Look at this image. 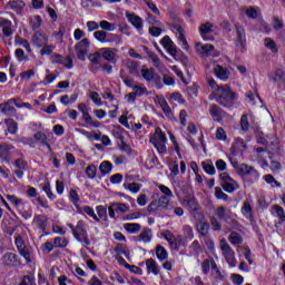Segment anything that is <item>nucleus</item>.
<instances>
[{
	"instance_id": "1",
	"label": "nucleus",
	"mask_w": 285,
	"mask_h": 285,
	"mask_svg": "<svg viewBox=\"0 0 285 285\" xmlns=\"http://www.w3.org/2000/svg\"><path fill=\"white\" fill-rule=\"evenodd\" d=\"M215 99L224 108H233L237 99V92L232 91L228 85L220 86L215 91Z\"/></svg>"
},
{
	"instance_id": "2",
	"label": "nucleus",
	"mask_w": 285,
	"mask_h": 285,
	"mask_svg": "<svg viewBox=\"0 0 285 285\" xmlns=\"http://www.w3.org/2000/svg\"><path fill=\"white\" fill-rule=\"evenodd\" d=\"M166 134L161 132V128L157 127L154 135L149 138V142L156 148L159 155H166Z\"/></svg>"
},
{
	"instance_id": "3",
	"label": "nucleus",
	"mask_w": 285,
	"mask_h": 285,
	"mask_svg": "<svg viewBox=\"0 0 285 285\" xmlns=\"http://www.w3.org/2000/svg\"><path fill=\"white\" fill-rule=\"evenodd\" d=\"M14 244L21 257L26 259L27 264H30L32 262V247L26 245V240H23V237H21V235H17L14 237Z\"/></svg>"
},
{
	"instance_id": "4",
	"label": "nucleus",
	"mask_w": 285,
	"mask_h": 285,
	"mask_svg": "<svg viewBox=\"0 0 285 285\" xmlns=\"http://www.w3.org/2000/svg\"><path fill=\"white\" fill-rule=\"evenodd\" d=\"M73 237L80 242L82 246H90V238H88V230L86 229V222L78 220L76 229H73Z\"/></svg>"
},
{
	"instance_id": "5",
	"label": "nucleus",
	"mask_w": 285,
	"mask_h": 285,
	"mask_svg": "<svg viewBox=\"0 0 285 285\" xmlns=\"http://www.w3.org/2000/svg\"><path fill=\"white\" fill-rule=\"evenodd\" d=\"M220 250L223 253V256L225 258V262L232 267L235 268L237 266V258H235V250H233V247L228 245V242L226 239H220Z\"/></svg>"
},
{
	"instance_id": "6",
	"label": "nucleus",
	"mask_w": 285,
	"mask_h": 285,
	"mask_svg": "<svg viewBox=\"0 0 285 285\" xmlns=\"http://www.w3.org/2000/svg\"><path fill=\"white\" fill-rule=\"evenodd\" d=\"M236 173L240 175V177H249L252 181H257V179H259V173L257 171V169L246 164L239 165L236 168Z\"/></svg>"
},
{
	"instance_id": "7",
	"label": "nucleus",
	"mask_w": 285,
	"mask_h": 285,
	"mask_svg": "<svg viewBox=\"0 0 285 285\" xmlns=\"http://www.w3.org/2000/svg\"><path fill=\"white\" fill-rule=\"evenodd\" d=\"M236 30V48L244 52L246 49V30L238 23L235 24Z\"/></svg>"
},
{
	"instance_id": "8",
	"label": "nucleus",
	"mask_w": 285,
	"mask_h": 285,
	"mask_svg": "<svg viewBox=\"0 0 285 285\" xmlns=\"http://www.w3.org/2000/svg\"><path fill=\"white\" fill-rule=\"evenodd\" d=\"M88 48H90V40L88 38L82 39L75 46L76 55L80 61L86 60V55H88Z\"/></svg>"
},
{
	"instance_id": "9",
	"label": "nucleus",
	"mask_w": 285,
	"mask_h": 285,
	"mask_svg": "<svg viewBox=\"0 0 285 285\" xmlns=\"http://www.w3.org/2000/svg\"><path fill=\"white\" fill-rule=\"evenodd\" d=\"M130 210V207L124 203H111L108 207V215L111 219H117V216L115 213H128Z\"/></svg>"
},
{
	"instance_id": "10",
	"label": "nucleus",
	"mask_w": 285,
	"mask_h": 285,
	"mask_svg": "<svg viewBox=\"0 0 285 285\" xmlns=\"http://www.w3.org/2000/svg\"><path fill=\"white\" fill-rule=\"evenodd\" d=\"M13 166L16 168L13 175H16L18 179H21V177H23V171L28 168V161L23 158V154H19V158L14 160Z\"/></svg>"
},
{
	"instance_id": "11",
	"label": "nucleus",
	"mask_w": 285,
	"mask_h": 285,
	"mask_svg": "<svg viewBox=\"0 0 285 285\" xmlns=\"http://www.w3.org/2000/svg\"><path fill=\"white\" fill-rule=\"evenodd\" d=\"M216 217H218L220 222H226V224H236L235 219H233V212L224 206H219L216 209Z\"/></svg>"
},
{
	"instance_id": "12",
	"label": "nucleus",
	"mask_w": 285,
	"mask_h": 285,
	"mask_svg": "<svg viewBox=\"0 0 285 285\" xmlns=\"http://www.w3.org/2000/svg\"><path fill=\"white\" fill-rule=\"evenodd\" d=\"M209 115L214 121H217L218 124H222L224 117H226V111L219 107V105H210L209 108Z\"/></svg>"
},
{
	"instance_id": "13",
	"label": "nucleus",
	"mask_w": 285,
	"mask_h": 285,
	"mask_svg": "<svg viewBox=\"0 0 285 285\" xmlns=\"http://www.w3.org/2000/svg\"><path fill=\"white\" fill-rule=\"evenodd\" d=\"M10 150H14V146L8 142H0V161L10 164V157L12 155Z\"/></svg>"
},
{
	"instance_id": "14",
	"label": "nucleus",
	"mask_w": 285,
	"mask_h": 285,
	"mask_svg": "<svg viewBox=\"0 0 285 285\" xmlns=\"http://www.w3.org/2000/svg\"><path fill=\"white\" fill-rule=\"evenodd\" d=\"M125 14H126L127 21H129V23H131V26H134V28H136L138 32H141V30H144V20L141 19V17L130 11H127Z\"/></svg>"
},
{
	"instance_id": "15",
	"label": "nucleus",
	"mask_w": 285,
	"mask_h": 285,
	"mask_svg": "<svg viewBox=\"0 0 285 285\" xmlns=\"http://www.w3.org/2000/svg\"><path fill=\"white\" fill-rule=\"evenodd\" d=\"M161 46L167 49V52H169V55L174 58L177 59V46L175 45V42H173V39H170L169 36H165L161 40H160Z\"/></svg>"
},
{
	"instance_id": "16",
	"label": "nucleus",
	"mask_w": 285,
	"mask_h": 285,
	"mask_svg": "<svg viewBox=\"0 0 285 285\" xmlns=\"http://www.w3.org/2000/svg\"><path fill=\"white\" fill-rule=\"evenodd\" d=\"M2 262L6 264V266H11L12 268H17L21 266V261L19 259V256L14 253H6L2 256Z\"/></svg>"
},
{
	"instance_id": "17",
	"label": "nucleus",
	"mask_w": 285,
	"mask_h": 285,
	"mask_svg": "<svg viewBox=\"0 0 285 285\" xmlns=\"http://www.w3.org/2000/svg\"><path fill=\"white\" fill-rule=\"evenodd\" d=\"M171 30L173 32H175V35H177L178 41L183 43L181 48H184V50H188V41L186 40V36L184 35V28L181 27V24H173Z\"/></svg>"
},
{
	"instance_id": "18",
	"label": "nucleus",
	"mask_w": 285,
	"mask_h": 285,
	"mask_svg": "<svg viewBox=\"0 0 285 285\" xmlns=\"http://www.w3.org/2000/svg\"><path fill=\"white\" fill-rule=\"evenodd\" d=\"M0 28H2V35L6 37V39L14 35V29H12V21L6 18H0Z\"/></svg>"
},
{
	"instance_id": "19",
	"label": "nucleus",
	"mask_w": 285,
	"mask_h": 285,
	"mask_svg": "<svg viewBox=\"0 0 285 285\" xmlns=\"http://www.w3.org/2000/svg\"><path fill=\"white\" fill-rule=\"evenodd\" d=\"M210 268L212 271H214V273H216V275H219V268L217 267V263H215V259H205L202 263V269L204 275H208V273H210Z\"/></svg>"
},
{
	"instance_id": "20",
	"label": "nucleus",
	"mask_w": 285,
	"mask_h": 285,
	"mask_svg": "<svg viewBox=\"0 0 285 285\" xmlns=\"http://www.w3.org/2000/svg\"><path fill=\"white\" fill-rule=\"evenodd\" d=\"M16 101V99H10L7 102L0 104V111L3 115H7V117L14 115L17 112V109L12 107V104H14Z\"/></svg>"
},
{
	"instance_id": "21",
	"label": "nucleus",
	"mask_w": 285,
	"mask_h": 285,
	"mask_svg": "<svg viewBox=\"0 0 285 285\" xmlns=\"http://www.w3.org/2000/svg\"><path fill=\"white\" fill-rule=\"evenodd\" d=\"M7 6L10 8V10L17 12V14H21L26 8V2L22 0H11L7 3Z\"/></svg>"
},
{
	"instance_id": "22",
	"label": "nucleus",
	"mask_w": 285,
	"mask_h": 285,
	"mask_svg": "<svg viewBox=\"0 0 285 285\" xmlns=\"http://www.w3.org/2000/svg\"><path fill=\"white\" fill-rule=\"evenodd\" d=\"M32 43H35V46H37V48H43V46H46V43H48V37H46L43 33L37 31L32 36Z\"/></svg>"
},
{
	"instance_id": "23",
	"label": "nucleus",
	"mask_w": 285,
	"mask_h": 285,
	"mask_svg": "<svg viewBox=\"0 0 285 285\" xmlns=\"http://www.w3.org/2000/svg\"><path fill=\"white\" fill-rule=\"evenodd\" d=\"M199 32L203 39L208 40V37L206 36L210 35L212 32H215V24H213L212 22L203 23L199 27Z\"/></svg>"
},
{
	"instance_id": "24",
	"label": "nucleus",
	"mask_w": 285,
	"mask_h": 285,
	"mask_svg": "<svg viewBox=\"0 0 285 285\" xmlns=\"http://www.w3.org/2000/svg\"><path fill=\"white\" fill-rule=\"evenodd\" d=\"M33 224H36V226L38 228H40V230H42V233H46V228H48V217H46L43 215H37L33 218Z\"/></svg>"
},
{
	"instance_id": "25",
	"label": "nucleus",
	"mask_w": 285,
	"mask_h": 285,
	"mask_svg": "<svg viewBox=\"0 0 285 285\" xmlns=\"http://www.w3.org/2000/svg\"><path fill=\"white\" fill-rule=\"evenodd\" d=\"M163 112L166 115L167 119H175V116L173 115V110L170 109V105H168V101H166L164 98L159 99L158 101Z\"/></svg>"
},
{
	"instance_id": "26",
	"label": "nucleus",
	"mask_w": 285,
	"mask_h": 285,
	"mask_svg": "<svg viewBox=\"0 0 285 285\" xmlns=\"http://www.w3.org/2000/svg\"><path fill=\"white\" fill-rule=\"evenodd\" d=\"M214 72L218 79L226 80L228 77H230V71L226 69V67H222L220 65H217L214 68Z\"/></svg>"
},
{
	"instance_id": "27",
	"label": "nucleus",
	"mask_w": 285,
	"mask_h": 285,
	"mask_svg": "<svg viewBox=\"0 0 285 285\" xmlns=\"http://www.w3.org/2000/svg\"><path fill=\"white\" fill-rule=\"evenodd\" d=\"M33 139L38 141V144H41V146H47L49 150H52V147L50 146V144H48V136H46L43 132L37 131L33 135Z\"/></svg>"
},
{
	"instance_id": "28",
	"label": "nucleus",
	"mask_w": 285,
	"mask_h": 285,
	"mask_svg": "<svg viewBox=\"0 0 285 285\" xmlns=\"http://www.w3.org/2000/svg\"><path fill=\"white\" fill-rule=\"evenodd\" d=\"M184 204L187 206L190 213H197V210H199V203H197V199L193 197L185 199Z\"/></svg>"
},
{
	"instance_id": "29",
	"label": "nucleus",
	"mask_w": 285,
	"mask_h": 285,
	"mask_svg": "<svg viewBox=\"0 0 285 285\" xmlns=\"http://www.w3.org/2000/svg\"><path fill=\"white\" fill-rule=\"evenodd\" d=\"M223 190L226 193H235V190H239V184L236 180H229L227 183H223Z\"/></svg>"
},
{
	"instance_id": "30",
	"label": "nucleus",
	"mask_w": 285,
	"mask_h": 285,
	"mask_svg": "<svg viewBox=\"0 0 285 285\" xmlns=\"http://www.w3.org/2000/svg\"><path fill=\"white\" fill-rule=\"evenodd\" d=\"M256 141L257 144H261L262 146H266L268 144V140L266 139V135H264V131H262V128L256 127L254 129Z\"/></svg>"
},
{
	"instance_id": "31",
	"label": "nucleus",
	"mask_w": 285,
	"mask_h": 285,
	"mask_svg": "<svg viewBox=\"0 0 285 285\" xmlns=\"http://www.w3.org/2000/svg\"><path fill=\"white\" fill-rule=\"evenodd\" d=\"M146 267L148 273H153L154 275H159V266L155 259L149 258L146 261Z\"/></svg>"
},
{
	"instance_id": "32",
	"label": "nucleus",
	"mask_w": 285,
	"mask_h": 285,
	"mask_svg": "<svg viewBox=\"0 0 285 285\" xmlns=\"http://www.w3.org/2000/svg\"><path fill=\"white\" fill-rule=\"evenodd\" d=\"M117 56V49L105 48L102 49V58L106 61H115V57Z\"/></svg>"
},
{
	"instance_id": "33",
	"label": "nucleus",
	"mask_w": 285,
	"mask_h": 285,
	"mask_svg": "<svg viewBox=\"0 0 285 285\" xmlns=\"http://www.w3.org/2000/svg\"><path fill=\"white\" fill-rule=\"evenodd\" d=\"M138 239L140 242H144L145 244H148L150 239H153V229L146 228L144 229L140 235L138 236Z\"/></svg>"
},
{
	"instance_id": "34",
	"label": "nucleus",
	"mask_w": 285,
	"mask_h": 285,
	"mask_svg": "<svg viewBox=\"0 0 285 285\" xmlns=\"http://www.w3.org/2000/svg\"><path fill=\"white\" fill-rule=\"evenodd\" d=\"M156 202H158V208H160V210H169V206H170V198L166 197V196H160Z\"/></svg>"
},
{
	"instance_id": "35",
	"label": "nucleus",
	"mask_w": 285,
	"mask_h": 285,
	"mask_svg": "<svg viewBox=\"0 0 285 285\" xmlns=\"http://www.w3.org/2000/svg\"><path fill=\"white\" fill-rule=\"evenodd\" d=\"M82 119L85 124H88L89 126H94V128H99V126H101L99 121L92 119V116H90V112L88 111H85V114H82Z\"/></svg>"
},
{
	"instance_id": "36",
	"label": "nucleus",
	"mask_w": 285,
	"mask_h": 285,
	"mask_svg": "<svg viewBox=\"0 0 285 285\" xmlns=\"http://www.w3.org/2000/svg\"><path fill=\"white\" fill-rule=\"evenodd\" d=\"M196 49L198 52H200V55H206V57H208V55H210L212 50H215V47L213 45H196Z\"/></svg>"
},
{
	"instance_id": "37",
	"label": "nucleus",
	"mask_w": 285,
	"mask_h": 285,
	"mask_svg": "<svg viewBox=\"0 0 285 285\" xmlns=\"http://www.w3.org/2000/svg\"><path fill=\"white\" fill-rule=\"evenodd\" d=\"M97 210V215L99 218V222H108V209L106 207H104V205H99L96 207Z\"/></svg>"
},
{
	"instance_id": "38",
	"label": "nucleus",
	"mask_w": 285,
	"mask_h": 285,
	"mask_svg": "<svg viewBox=\"0 0 285 285\" xmlns=\"http://www.w3.org/2000/svg\"><path fill=\"white\" fill-rule=\"evenodd\" d=\"M156 256L159 259V262H164L168 259V252H166V248H164L161 245H158L156 247Z\"/></svg>"
},
{
	"instance_id": "39",
	"label": "nucleus",
	"mask_w": 285,
	"mask_h": 285,
	"mask_svg": "<svg viewBox=\"0 0 285 285\" xmlns=\"http://www.w3.org/2000/svg\"><path fill=\"white\" fill-rule=\"evenodd\" d=\"M4 124L8 125V131L10 132V135H17V130L19 129V126L17 125L14 119L12 118L6 119Z\"/></svg>"
},
{
	"instance_id": "40",
	"label": "nucleus",
	"mask_w": 285,
	"mask_h": 285,
	"mask_svg": "<svg viewBox=\"0 0 285 285\" xmlns=\"http://www.w3.org/2000/svg\"><path fill=\"white\" fill-rule=\"evenodd\" d=\"M125 230H127V233H139V230H141V225L137 224V223H127L124 225Z\"/></svg>"
},
{
	"instance_id": "41",
	"label": "nucleus",
	"mask_w": 285,
	"mask_h": 285,
	"mask_svg": "<svg viewBox=\"0 0 285 285\" xmlns=\"http://www.w3.org/2000/svg\"><path fill=\"white\" fill-rule=\"evenodd\" d=\"M228 240L230 242V244H233V246H237L242 244V242H244L242 235H239L237 232H232L228 237Z\"/></svg>"
},
{
	"instance_id": "42",
	"label": "nucleus",
	"mask_w": 285,
	"mask_h": 285,
	"mask_svg": "<svg viewBox=\"0 0 285 285\" xmlns=\"http://www.w3.org/2000/svg\"><path fill=\"white\" fill-rule=\"evenodd\" d=\"M99 170L101 175H109V173L112 170V164L108 160H105L100 164Z\"/></svg>"
},
{
	"instance_id": "43",
	"label": "nucleus",
	"mask_w": 285,
	"mask_h": 285,
	"mask_svg": "<svg viewBox=\"0 0 285 285\" xmlns=\"http://www.w3.org/2000/svg\"><path fill=\"white\" fill-rule=\"evenodd\" d=\"M209 228H210V225H208V223H199L198 224L199 237H202V238L208 237Z\"/></svg>"
},
{
	"instance_id": "44",
	"label": "nucleus",
	"mask_w": 285,
	"mask_h": 285,
	"mask_svg": "<svg viewBox=\"0 0 285 285\" xmlns=\"http://www.w3.org/2000/svg\"><path fill=\"white\" fill-rule=\"evenodd\" d=\"M142 79L146 81H153L155 79V69H141Z\"/></svg>"
},
{
	"instance_id": "45",
	"label": "nucleus",
	"mask_w": 285,
	"mask_h": 285,
	"mask_svg": "<svg viewBox=\"0 0 285 285\" xmlns=\"http://www.w3.org/2000/svg\"><path fill=\"white\" fill-rule=\"evenodd\" d=\"M189 250H190L191 255H195L197 257L199 255V253H202V245H199V240H194L189 245Z\"/></svg>"
},
{
	"instance_id": "46",
	"label": "nucleus",
	"mask_w": 285,
	"mask_h": 285,
	"mask_svg": "<svg viewBox=\"0 0 285 285\" xmlns=\"http://www.w3.org/2000/svg\"><path fill=\"white\" fill-rule=\"evenodd\" d=\"M124 188L130 190V193H139L141 190V185L138 183H125Z\"/></svg>"
},
{
	"instance_id": "47",
	"label": "nucleus",
	"mask_w": 285,
	"mask_h": 285,
	"mask_svg": "<svg viewBox=\"0 0 285 285\" xmlns=\"http://www.w3.org/2000/svg\"><path fill=\"white\" fill-rule=\"evenodd\" d=\"M147 210H148V213H150V215H157V213H159V210H161V208L159 207L158 200L151 202L148 205Z\"/></svg>"
},
{
	"instance_id": "48",
	"label": "nucleus",
	"mask_w": 285,
	"mask_h": 285,
	"mask_svg": "<svg viewBox=\"0 0 285 285\" xmlns=\"http://www.w3.org/2000/svg\"><path fill=\"white\" fill-rule=\"evenodd\" d=\"M86 175L88 179H95L97 177V166H95L94 164L87 166Z\"/></svg>"
},
{
	"instance_id": "49",
	"label": "nucleus",
	"mask_w": 285,
	"mask_h": 285,
	"mask_svg": "<svg viewBox=\"0 0 285 285\" xmlns=\"http://www.w3.org/2000/svg\"><path fill=\"white\" fill-rule=\"evenodd\" d=\"M183 234L186 239L193 240L195 238V234L193 233V227L189 225H185L183 227Z\"/></svg>"
},
{
	"instance_id": "50",
	"label": "nucleus",
	"mask_w": 285,
	"mask_h": 285,
	"mask_svg": "<svg viewBox=\"0 0 285 285\" xmlns=\"http://www.w3.org/2000/svg\"><path fill=\"white\" fill-rule=\"evenodd\" d=\"M242 213L246 217H250L253 215V206H250V203L248 200H245L242 207Z\"/></svg>"
},
{
	"instance_id": "51",
	"label": "nucleus",
	"mask_w": 285,
	"mask_h": 285,
	"mask_svg": "<svg viewBox=\"0 0 285 285\" xmlns=\"http://www.w3.org/2000/svg\"><path fill=\"white\" fill-rule=\"evenodd\" d=\"M147 23H150L151 26H158L159 28H164V23L161 21L157 20L153 13H147L146 18Z\"/></svg>"
},
{
	"instance_id": "52",
	"label": "nucleus",
	"mask_w": 285,
	"mask_h": 285,
	"mask_svg": "<svg viewBox=\"0 0 285 285\" xmlns=\"http://www.w3.org/2000/svg\"><path fill=\"white\" fill-rule=\"evenodd\" d=\"M240 128L244 132H248V129L250 128V124L248 122V115L246 114L240 117Z\"/></svg>"
},
{
	"instance_id": "53",
	"label": "nucleus",
	"mask_w": 285,
	"mask_h": 285,
	"mask_svg": "<svg viewBox=\"0 0 285 285\" xmlns=\"http://www.w3.org/2000/svg\"><path fill=\"white\" fill-rule=\"evenodd\" d=\"M127 68H128L130 75H137L139 63H137V61H135V60H129L127 62Z\"/></svg>"
},
{
	"instance_id": "54",
	"label": "nucleus",
	"mask_w": 285,
	"mask_h": 285,
	"mask_svg": "<svg viewBox=\"0 0 285 285\" xmlns=\"http://www.w3.org/2000/svg\"><path fill=\"white\" fill-rule=\"evenodd\" d=\"M53 246L56 248H66V246H68V240L63 237H56L53 239Z\"/></svg>"
},
{
	"instance_id": "55",
	"label": "nucleus",
	"mask_w": 285,
	"mask_h": 285,
	"mask_svg": "<svg viewBox=\"0 0 285 285\" xmlns=\"http://www.w3.org/2000/svg\"><path fill=\"white\" fill-rule=\"evenodd\" d=\"M181 244H184V238L181 236H178L177 238H173V240L169 243L170 247L174 250H179V246H181Z\"/></svg>"
},
{
	"instance_id": "56",
	"label": "nucleus",
	"mask_w": 285,
	"mask_h": 285,
	"mask_svg": "<svg viewBox=\"0 0 285 285\" xmlns=\"http://www.w3.org/2000/svg\"><path fill=\"white\" fill-rule=\"evenodd\" d=\"M115 250L117 255H125V257H130V252H128V249L126 248V245L124 244H118Z\"/></svg>"
},
{
	"instance_id": "57",
	"label": "nucleus",
	"mask_w": 285,
	"mask_h": 285,
	"mask_svg": "<svg viewBox=\"0 0 285 285\" xmlns=\"http://www.w3.org/2000/svg\"><path fill=\"white\" fill-rule=\"evenodd\" d=\"M265 47L268 48L272 52H277V43L272 38H265Z\"/></svg>"
},
{
	"instance_id": "58",
	"label": "nucleus",
	"mask_w": 285,
	"mask_h": 285,
	"mask_svg": "<svg viewBox=\"0 0 285 285\" xmlns=\"http://www.w3.org/2000/svg\"><path fill=\"white\" fill-rule=\"evenodd\" d=\"M283 75L282 70H276L274 73L268 75L269 81L277 83V81L282 80Z\"/></svg>"
},
{
	"instance_id": "59",
	"label": "nucleus",
	"mask_w": 285,
	"mask_h": 285,
	"mask_svg": "<svg viewBox=\"0 0 285 285\" xmlns=\"http://www.w3.org/2000/svg\"><path fill=\"white\" fill-rule=\"evenodd\" d=\"M8 202H10L11 204H13V206H16L17 208H19V206H22L23 200L21 198H18L14 195H8L7 196Z\"/></svg>"
},
{
	"instance_id": "60",
	"label": "nucleus",
	"mask_w": 285,
	"mask_h": 285,
	"mask_svg": "<svg viewBox=\"0 0 285 285\" xmlns=\"http://www.w3.org/2000/svg\"><path fill=\"white\" fill-rule=\"evenodd\" d=\"M30 23L32 30H39V28L41 27V16H35L33 18H31Z\"/></svg>"
},
{
	"instance_id": "61",
	"label": "nucleus",
	"mask_w": 285,
	"mask_h": 285,
	"mask_svg": "<svg viewBox=\"0 0 285 285\" xmlns=\"http://www.w3.org/2000/svg\"><path fill=\"white\" fill-rule=\"evenodd\" d=\"M89 99H91L96 106H101V97L97 91H89Z\"/></svg>"
},
{
	"instance_id": "62",
	"label": "nucleus",
	"mask_w": 285,
	"mask_h": 285,
	"mask_svg": "<svg viewBox=\"0 0 285 285\" xmlns=\"http://www.w3.org/2000/svg\"><path fill=\"white\" fill-rule=\"evenodd\" d=\"M95 39H97V41H99L100 43H106V37H107V32L104 30L100 31H96L94 33Z\"/></svg>"
},
{
	"instance_id": "63",
	"label": "nucleus",
	"mask_w": 285,
	"mask_h": 285,
	"mask_svg": "<svg viewBox=\"0 0 285 285\" xmlns=\"http://www.w3.org/2000/svg\"><path fill=\"white\" fill-rule=\"evenodd\" d=\"M99 26L102 30H107L108 32H112L115 30V24L106 20L100 21Z\"/></svg>"
},
{
	"instance_id": "64",
	"label": "nucleus",
	"mask_w": 285,
	"mask_h": 285,
	"mask_svg": "<svg viewBox=\"0 0 285 285\" xmlns=\"http://www.w3.org/2000/svg\"><path fill=\"white\" fill-rule=\"evenodd\" d=\"M20 285H37V283H35V277H32V276H23Z\"/></svg>"
}]
</instances>
